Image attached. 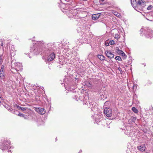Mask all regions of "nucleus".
Segmentation results:
<instances>
[{"instance_id": "f257e3e1", "label": "nucleus", "mask_w": 153, "mask_h": 153, "mask_svg": "<svg viewBox=\"0 0 153 153\" xmlns=\"http://www.w3.org/2000/svg\"><path fill=\"white\" fill-rule=\"evenodd\" d=\"M131 3L134 9L138 12L143 10V8L146 6V2L144 0H138L137 2L136 0H131Z\"/></svg>"}, {"instance_id": "f03ea898", "label": "nucleus", "mask_w": 153, "mask_h": 153, "mask_svg": "<svg viewBox=\"0 0 153 153\" xmlns=\"http://www.w3.org/2000/svg\"><path fill=\"white\" fill-rule=\"evenodd\" d=\"M76 6H74L69 10H67L66 11V13L68 16L70 18H73L76 19Z\"/></svg>"}, {"instance_id": "7ed1b4c3", "label": "nucleus", "mask_w": 153, "mask_h": 153, "mask_svg": "<svg viewBox=\"0 0 153 153\" xmlns=\"http://www.w3.org/2000/svg\"><path fill=\"white\" fill-rule=\"evenodd\" d=\"M10 145V142L7 140H4L0 144V148L3 151L9 149Z\"/></svg>"}, {"instance_id": "20e7f679", "label": "nucleus", "mask_w": 153, "mask_h": 153, "mask_svg": "<svg viewBox=\"0 0 153 153\" xmlns=\"http://www.w3.org/2000/svg\"><path fill=\"white\" fill-rule=\"evenodd\" d=\"M76 85H75L74 86H71L69 90L70 91V95L71 97L74 99L76 100Z\"/></svg>"}, {"instance_id": "39448f33", "label": "nucleus", "mask_w": 153, "mask_h": 153, "mask_svg": "<svg viewBox=\"0 0 153 153\" xmlns=\"http://www.w3.org/2000/svg\"><path fill=\"white\" fill-rule=\"evenodd\" d=\"M94 117H95L94 119V123H97V124H99V123L101 122L102 121H104L105 119H103L102 118V114L100 113L99 114H97V113H94Z\"/></svg>"}, {"instance_id": "423d86ee", "label": "nucleus", "mask_w": 153, "mask_h": 153, "mask_svg": "<svg viewBox=\"0 0 153 153\" xmlns=\"http://www.w3.org/2000/svg\"><path fill=\"white\" fill-rule=\"evenodd\" d=\"M133 127L132 126H127L124 129L125 134L131 136L134 133V131H133Z\"/></svg>"}, {"instance_id": "0eeeda50", "label": "nucleus", "mask_w": 153, "mask_h": 153, "mask_svg": "<svg viewBox=\"0 0 153 153\" xmlns=\"http://www.w3.org/2000/svg\"><path fill=\"white\" fill-rule=\"evenodd\" d=\"M88 107H90L91 110L93 111L94 114L96 112V113H97L96 112L97 111H98V109L97 106V104L94 102H91L89 103V105Z\"/></svg>"}, {"instance_id": "6e6552de", "label": "nucleus", "mask_w": 153, "mask_h": 153, "mask_svg": "<svg viewBox=\"0 0 153 153\" xmlns=\"http://www.w3.org/2000/svg\"><path fill=\"white\" fill-rule=\"evenodd\" d=\"M104 112L106 116L108 117H111L112 113L111 109L108 107H106L105 108Z\"/></svg>"}, {"instance_id": "1a4fd4ad", "label": "nucleus", "mask_w": 153, "mask_h": 153, "mask_svg": "<svg viewBox=\"0 0 153 153\" xmlns=\"http://www.w3.org/2000/svg\"><path fill=\"white\" fill-rule=\"evenodd\" d=\"M146 37L153 38V30H152L149 28H148L146 30Z\"/></svg>"}, {"instance_id": "9d476101", "label": "nucleus", "mask_w": 153, "mask_h": 153, "mask_svg": "<svg viewBox=\"0 0 153 153\" xmlns=\"http://www.w3.org/2000/svg\"><path fill=\"white\" fill-rule=\"evenodd\" d=\"M49 53L51 54L48 56L47 58V60L48 61H51L53 60L55 57V54L52 51L50 50Z\"/></svg>"}, {"instance_id": "9b49d317", "label": "nucleus", "mask_w": 153, "mask_h": 153, "mask_svg": "<svg viewBox=\"0 0 153 153\" xmlns=\"http://www.w3.org/2000/svg\"><path fill=\"white\" fill-rule=\"evenodd\" d=\"M35 111L40 114H44L45 113V110L42 108H37L35 109Z\"/></svg>"}, {"instance_id": "f8f14e48", "label": "nucleus", "mask_w": 153, "mask_h": 153, "mask_svg": "<svg viewBox=\"0 0 153 153\" xmlns=\"http://www.w3.org/2000/svg\"><path fill=\"white\" fill-rule=\"evenodd\" d=\"M105 53L106 56L110 59L113 58L114 57V54L109 50L106 51Z\"/></svg>"}, {"instance_id": "ddd939ff", "label": "nucleus", "mask_w": 153, "mask_h": 153, "mask_svg": "<svg viewBox=\"0 0 153 153\" xmlns=\"http://www.w3.org/2000/svg\"><path fill=\"white\" fill-rule=\"evenodd\" d=\"M117 53L120 55L121 56L123 57V59H125L126 58V56L125 54V53L122 50L118 49L116 51Z\"/></svg>"}, {"instance_id": "4468645a", "label": "nucleus", "mask_w": 153, "mask_h": 153, "mask_svg": "<svg viewBox=\"0 0 153 153\" xmlns=\"http://www.w3.org/2000/svg\"><path fill=\"white\" fill-rule=\"evenodd\" d=\"M44 48V45L43 43L41 42L37 48V51L38 52V53H40L42 51V50H43V48Z\"/></svg>"}, {"instance_id": "2eb2a0df", "label": "nucleus", "mask_w": 153, "mask_h": 153, "mask_svg": "<svg viewBox=\"0 0 153 153\" xmlns=\"http://www.w3.org/2000/svg\"><path fill=\"white\" fill-rule=\"evenodd\" d=\"M137 149L141 152L144 151L146 149V146L145 144H143L137 146Z\"/></svg>"}, {"instance_id": "dca6fc26", "label": "nucleus", "mask_w": 153, "mask_h": 153, "mask_svg": "<svg viewBox=\"0 0 153 153\" xmlns=\"http://www.w3.org/2000/svg\"><path fill=\"white\" fill-rule=\"evenodd\" d=\"M15 69L17 71H20L22 69V64L20 63H16L15 65Z\"/></svg>"}, {"instance_id": "f3484780", "label": "nucleus", "mask_w": 153, "mask_h": 153, "mask_svg": "<svg viewBox=\"0 0 153 153\" xmlns=\"http://www.w3.org/2000/svg\"><path fill=\"white\" fill-rule=\"evenodd\" d=\"M136 118L134 117H131L128 120V124H131L133 122L135 123V121L136 120Z\"/></svg>"}, {"instance_id": "a211bd4d", "label": "nucleus", "mask_w": 153, "mask_h": 153, "mask_svg": "<svg viewBox=\"0 0 153 153\" xmlns=\"http://www.w3.org/2000/svg\"><path fill=\"white\" fill-rule=\"evenodd\" d=\"M100 16V13L94 14L92 16V19L93 20H96Z\"/></svg>"}, {"instance_id": "6ab92c4d", "label": "nucleus", "mask_w": 153, "mask_h": 153, "mask_svg": "<svg viewBox=\"0 0 153 153\" xmlns=\"http://www.w3.org/2000/svg\"><path fill=\"white\" fill-rule=\"evenodd\" d=\"M137 97V96L136 94L134 96V98L133 100V102L134 103H135L136 104H139V102L138 100L136 99V98Z\"/></svg>"}, {"instance_id": "aec40b11", "label": "nucleus", "mask_w": 153, "mask_h": 153, "mask_svg": "<svg viewBox=\"0 0 153 153\" xmlns=\"http://www.w3.org/2000/svg\"><path fill=\"white\" fill-rule=\"evenodd\" d=\"M98 57L100 60L103 61L105 59V58L104 56L102 55H98Z\"/></svg>"}, {"instance_id": "412c9836", "label": "nucleus", "mask_w": 153, "mask_h": 153, "mask_svg": "<svg viewBox=\"0 0 153 153\" xmlns=\"http://www.w3.org/2000/svg\"><path fill=\"white\" fill-rule=\"evenodd\" d=\"M16 107L19 109H20L22 111H24L26 110V108L25 107H22L20 106H19V105H16Z\"/></svg>"}, {"instance_id": "4be33fe9", "label": "nucleus", "mask_w": 153, "mask_h": 153, "mask_svg": "<svg viewBox=\"0 0 153 153\" xmlns=\"http://www.w3.org/2000/svg\"><path fill=\"white\" fill-rule=\"evenodd\" d=\"M131 84L133 85V86L132 87V89H133L134 90L135 89H136L137 88V84H136L135 83H131Z\"/></svg>"}, {"instance_id": "5701e85b", "label": "nucleus", "mask_w": 153, "mask_h": 153, "mask_svg": "<svg viewBox=\"0 0 153 153\" xmlns=\"http://www.w3.org/2000/svg\"><path fill=\"white\" fill-rule=\"evenodd\" d=\"M5 76L3 72H0V77L2 79H4Z\"/></svg>"}, {"instance_id": "b1692460", "label": "nucleus", "mask_w": 153, "mask_h": 153, "mask_svg": "<svg viewBox=\"0 0 153 153\" xmlns=\"http://www.w3.org/2000/svg\"><path fill=\"white\" fill-rule=\"evenodd\" d=\"M132 110L135 113H137L138 112L137 109L135 107H133Z\"/></svg>"}, {"instance_id": "393cba45", "label": "nucleus", "mask_w": 153, "mask_h": 153, "mask_svg": "<svg viewBox=\"0 0 153 153\" xmlns=\"http://www.w3.org/2000/svg\"><path fill=\"white\" fill-rule=\"evenodd\" d=\"M114 37L115 39H118L120 38V36L118 34H116L115 35Z\"/></svg>"}, {"instance_id": "a878e982", "label": "nucleus", "mask_w": 153, "mask_h": 153, "mask_svg": "<svg viewBox=\"0 0 153 153\" xmlns=\"http://www.w3.org/2000/svg\"><path fill=\"white\" fill-rule=\"evenodd\" d=\"M115 59L117 60H119V61L122 60V59H121V57L120 56H116L115 58Z\"/></svg>"}, {"instance_id": "bb28decb", "label": "nucleus", "mask_w": 153, "mask_h": 153, "mask_svg": "<svg viewBox=\"0 0 153 153\" xmlns=\"http://www.w3.org/2000/svg\"><path fill=\"white\" fill-rule=\"evenodd\" d=\"M18 115L20 116L21 117H24L25 118V116H26V115H25L24 114H20L19 112V113L18 114Z\"/></svg>"}, {"instance_id": "cd10ccee", "label": "nucleus", "mask_w": 153, "mask_h": 153, "mask_svg": "<svg viewBox=\"0 0 153 153\" xmlns=\"http://www.w3.org/2000/svg\"><path fill=\"white\" fill-rule=\"evenodd\" d=\"M153 7V6L152 5H150L147 8V9L148 10H151L152 8Z\"/></svg>"}, {"instance_id": "c85d7f7f", "label": "nucleus", "mask_w": 153, "mask_h": 153, "mask_svg": "<svg viewBox=\"0 0 153 153\" xmlns=\"http://www.w3.org/2000/svg\"><path fill=\"white\" fill-rule=\"evenodd\" d=\"M111 45H112L114 44V40L110 41L109 43Z\"/></svg>"}, {"instance_id": "c756f323", "label": "nucleus", "mask_w": 153, "mask_h": 153, "mask_svg": "<svg viewBox=\"0 0 153 153\" xmlns=\"http://www.w3.org/2000/svg\"><path fill=\"white\" fill-rule=\"evenodd\" d=\"M4 66L2 65L1 68V70H0V72H3V71L4 69Z\"/></svg>"}, {"instance_id": "7c9ffc66", "label": "nucleus", "mask_w": 153, "mask_h": 153, "mask_svg": "<svg viewBox=\"0 0 153 153\" xmlns=\"http://www.w3.org/2000/svg\"><path fill=\"white\" fill-rule=\"evenodd\" d=\"M87 102H88V100H83V104L84 105H86L87 104V103L88 104V103Z\"/></svg>"}, {"instance_id": "2f4dec72", "label": "nucleus", "mask_w": 153, "mask_h": 153, "mask_svg": "<svg viewBox=\"0 0 153 153\" xmlns=\"http://www.w3.org/2000/svg\"><path fill=\"white\" fill-rule=\"evenodd\" d=\"M13 112H14V114H17L19 113V112L18 111H15L14 110L13 111Z\"/></svg>"}, {"instance_id": "473e14b6", "label": "nucleus", "mask_w": 153, "mask_h": 153, "mask_svg": "<svg viewBox=\"0 0 153 153\" xmlns=\"http://www.w3.org/2000/svg\"><path fill=\"white\" fill-rule=\"evenodd\" d=\"M114 14L116 15L117 16H119L120 15V14L118 13L117 12H115L114 13Z\"/></svg>"}, {"instance_id": "72a5a7b5", "label": "nucleus", "mask_w": 153, "mask_h": 153, "mask_svg": "<svg viewBox=\"0 0 153 153\" xmlns=\"http://www.w3.org/2000/svg\"><path fill=\"white\" fill-rule=\"evenodd\" d=\"M2 57L0 56V64H1L2 63Z\"/></svg>"}, {"instance_id": "f704fd0d", "label": "nucleus", "mask_w": 153, "mask_h": 153, "mask_svg": "<svg viewBox=\"0 0 153 153\" xmlns=\"http://www.w3.org/2000/svg\"><path fill=\"white\" fill-rule=\"evenodd\" d=\"M1 45L2 46H3V41H1Z\"/></svg>"}, {"instance_id": "c9c22d12", "label": "nucleus", "mask_w": 153, "mask_h": 153, "mask_svg": "<svg viewBox=\"0 0 153 153\" xmlns=\"http://www.w3.org/2000/svg\"><path fill=\"white\" fill-rule=\"evenodd\" d=\"M81 9H82V8H77V11H79Z\"/></svg>"}, {"instance_id": "e433bc0d", "label": "nucleus", "mask_w": 153, "mask_h": 153, "mask_svg": "<svg viewBox=\"0 0 153 153\" xmlns=\"http://www.w3.org/2000/svg\"><path fill=\"white\" fill-rule=\"evenodd\" d=\"M7 109L8 110H9L10 111L13 110V109L12 108H8Z\"/></svg>"}, {"instance_id": "4c0bfd02", "label": "nucleus", "mask_w": 153, "mask_h": 153, "mask_svg": "<svg viewBox=\"0 0 153 153\" xmlns=\"http://www.w3.org/2000/svg\"><path fill=\"white\" fill-rule=\"evenodd\" d=\"M118 69L120 71H122V70H121V68H118Z\"/></svg>"}, {"instance_id": "58836bf2", "label": "nucleus", "mask_w": 153, "mask_h": 153, "mask_svg": "<svg viewBox=\"0 0 153 153\" xmlns=\"http://www.w3.org/2000/svg\"><path fill=\"white\" fill-rule=\"evenodd\" d=\"M109 44H108V43H105V45H106V46H108V45Z\"/></svg>"}, {"instance_id": "ea45409f", "label": "nucleus", "mask_w": 153, "mask_h": 153, "mask_svg": "<svg viewBox=\"0 0 153 153\" xmlns=\"http://www.w3.org/2000/svg\"><path fill=\"white\" fill-rule=\"evenodd\" d=\"M66 1H67V2H68L70 0H65Z\"/></svg>"}, {"instance_id": "a19ab883", "label": "nucleus", "mask_w": 153, "mask_h": 153, "mask_svg": "<svg viewBox=\"0 0 153 153\" xmlns=\"http://www.w3.org/2000/svg\"><path fill=\"white\" fill-rule=\"evenodd\" d=\"M57 138H56V139H55V140H56V141H57Z\"/></svg>"}, {"instance_id": "79ce46f5", "label": "nucleus", "mask_w": 153, "mask_h": 153, "mask_svg": "<svg viewBox=\"0 0 153 153\" xmlns=\"http://www.w3.org/2000/svg\"><path fill=\"white\" fill-rule=\"evenodd\" d=\"M101 1H104V0H100Z\"/></svg>"}, {"instance_id": "37998d69", "label": "nucleus", "mask_w": 153, "mask_h": 153, "mask_svg": "<svg viewBox=\"0 0 153 153\" xmlns=\"http://www.w3.org/2000/svg\"><path fill=\"white\" fill-rule=\"evenodd\" d=\"M80 152H82V150H81L80 151Z\"/></svg>"}, {"instance_id": "c03bdc74", "label": "nucleus", "mask_w": 153, "mask_h": 153, "mask_svg": "<svg viewBox=\"0 0 153 153\" xmlns=\"http://www.w3.org/2000/svg\"><path fill=\"white\" fill-rule=\"evenodd\" d=\"M80 152H79L78 153H80Z\"/></svg>"}]
</instances>
